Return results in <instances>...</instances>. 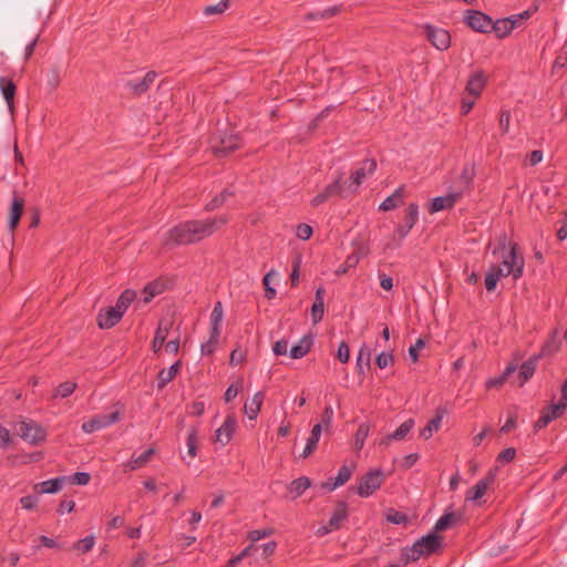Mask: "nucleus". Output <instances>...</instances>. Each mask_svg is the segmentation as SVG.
I'll return each mask as SVG.
<instances>
[{"label": "nucleus", "instance_id": "obj_1", "mask_svg": "<svg viewBox=\"0 0 567 567\" xmlns=\"http://www.w3.org/2000/svg\"><path fill=\"white\" fill-rule=\"evenodd\" d=\"M228 223L227 215L206 219H190L182 221L171 228L164 236V246H184L199 243Z\"/></svg>", "mask_w": 567, "mask_h": 567}, {"label": "nucleus", "instance_id": "obj_2", "mask_svg": "<svg viewBox=\"0 0 567 567\" xmlns=\"http://www.w3.org/2000/svg\"><path fill=\"white\" fill-rule=\"evenodd\" d=\"M442 547V537L435 532L417 539L411 547H406L402 551L405 563L419 560L421 557L430 556L439 551Z\"/></svg>", "mask_w": 567, "mask_h": 567}, {"label": "nucleus", "instance_id": "obj_3", "mask_svg": "<svg viewBox=\"0 0 567 567\" xmlns=\"http://www.w3.org/2000/svg\"><path fill=\"white\" fill-rule=\"evenodd\" d=\"M509 250L503 256L502 265L496 266L502 270L503 277L512 276L516 281L524 274L525 259L519 252L518 244L509 243Z\"/></svg>", "mask_w": 567, "mask_h": 567}, {"label": "nucleus", "instance_id": "obj_4", "mask_svg": "<svg viewBox=\"0 0 567 567\" xmlns=\"http://www.w3.org/2000/svg\"><path fill=\"white\" fill-rule=\"evenodd\" d=\"M18 434L32 445H38L47 437L45 430L34 421H21L18 424Z\"/></svg>", "mask_w": 567, "mask_h": 567}, {"label": "nucleus", "instance_id": "obj_5", "mask_svg": "<svg viewBox=\"0 0 567 567\" xmlns=\"http://www.w3.org/2000/svg\"><path fill=\"white\" fill-rule=\"evenodd\" d=\"M347 194V189L342 183V174H339V176L331 184L327 185L311 199L310 204L312 207H318L332 196L337 195L340 197H346Z\"/></svg>", "mask_w": 567, "mask_h": 567}, {"label": "nucleus", "instance_id": "obj_6", "mask_svg": "<svg viewBox=\"0 0 567 567\" xmlns=\"http://www.w3.org/2000/svg\"><path fill=\"white\" fill-rule=\"evenodd\" d=\"M383 482V473L380 470H372L362 476L357 486V493L361 497H368L380 488Z\"/></svg>", "mask_w": 567, "mask_h": 567}, {"label": "nucleus", "instance_id": "obj_7", "mask_svg": "<svg viewBox=\"0 0 567 567\" xmlns=\"http://www.w3.org/2000/svg\"><path fill=\"white\" fill-rule=\"evenodd\" d=\"M377 169V162L373 158H367L361 162L360 167L352 172L350 179L351 183L346 187L347 193H357L359 186L364 182L368 175H371Z\"/></svg>", "mask_w": 567, "mask_h": 567}, {"label": "nucleus", "instance_id": "obj_8", "mask_svg": "<svg viewBox=\"0 0 567 567\" xmlns=\"http://www.w3.org/2000/svg\"><path fill=\"white\" fill-rule=\"evenodd\" d=\"M495 478L496 468L489 470L482 480H480L471 489L466 492L465 501L480 503L481 498L486 494L487 489L494 484Z\"/></svg>", "mask_w": 567, "mask_h": 567}, {"label": "nucleus", "instance_id": "obj_9", "mask_svg": "<svg viewBox=\"0 0 567 567\" xmlns=\"http://www.w3.org/2000/svg\"><path fill=\"white\" fill-rule=\"evenodd\" d=\"M241 145V140L237 134H225L224 136H219L218 141L214 140L212 144V150L216 155H227L235 150L239 148Z\"/></svg>", "mask_w": 567, "mask_h": 567}, {"label": "nucleus", "instance_id": "obj_10", "mask_svg": "<svg viewBox=\"0 0 567 567\" xmlns=\"http://www.w3.org/2000/svg\"><path fill=\"white\" fill-rule=\"evenodd\" d=\"M120 417V411L112 412L111 414L95 415L90 421L82 424V430L85 433H93L116 423Z\"/></svg>", "mask_w": 567, "mask_h": 567}, {"label": "nucleus", "instance_id": "obj_11", "mask_svg": "<svg viewBox=\"0 0 567 567\" xmlns=\"http://www.w3.org/2000/svg\"><path fill=\"white\" fill-rule=\"evenodd\" d=\"M467 25L476 32L486 33L491 31L492 19L477 10H468L465 16Z\"/></svg>", "mask_w": 567, "mask_h": 567}, {"label": "nucleus", "instance_id": "obj_12", "mask_svg": "<svg viewBox=\"0 0 567 567\" xmlns=\"http://www.w3.org/2000/svg\"><path fill=\"white\" fill-rule=\"evenodd\" d=\"M426 37L429 41L441 51L447 50L451 45V35L449 31L435 28L433 25H426Z\"/></svg>", "mask_w": 567, "mask_h": 567}, {"label": "nucleus", "instance_id": "obj_13", "mask_svg": "<svg viewBox=\"0 0 567 567\" xmlns=\"http://www.w3.org/2000/svg\"><path fill=\"white\" fill-rule=\"evenodd\" d=\"M123 316L124 313L116 306L103 308L97 313L96 322L99 328L110 329L120 322Z\"/></svg>", "mask_w": 567, "mask_h": 567}, {"label": "nucleus", "instance_id": "obj_14", "mask_svg": "<svg viewBox=\"0 0 567 567\" xmlns=\"http://www.w3.org/2000/svg\"><path fill=\"white\" fill-rule=\"evenodd\" d=\"M236 426V417L233 414L227 415L223 425L216 430L215 442L220 443L221 446H226L231 441Z\"/></svg>", "mask_w": 567, "mask_h": 567}, {"label": "nucleus", "instance_id": "obj_15", "mask_svg": "<svg viewBox=\"0 0 567 567\" xmlns=\"http://www.w3.org/2000/svg\"><path fill=\"white\" fill-rule=\"evenodd\" d=\"M548 353L547 347L544 346L538 355H534L525 361L519 368V385H523L528 379H530L536 370L538 359Z\"/></svg>", "mask_w": 567, "mask_h": 567}, {"label": "nucleus", "instance_id": "obj_16", "mask_svg": "<svg viewBox=\"0 0 567 567\" xmlns=\"http://www.w3.org/2000/svg\"><path fill=\"white\" fill-rule=\"evenodd\" d=\"M486 86V78L483 71H476L470 75L465 93L480 97Z\"/></svg>", "mask_w": 567, "mask_h": 567}, {"label": "nucleus", "instance_id": "obj_17", "mask_svg": "<svg viewBox=\"0 0 567 567\" xmlns=\"http://www.w3.org/2000/svg\"><path fill=\"white\" fill-rule=\"evenodd\" d=\"M157 74L154 71H148L143 79L138 81H128L126 83V87L134 94V95H142L145 92H147L151 87V85L154 83Z\"/></svg>", "mask_w": 567, "mask_h": 567}, {"label": "nucleus", "instance_id": "obj_18", "mask_svg": "<svg viewBox=\"0 0 567 567\" xmlns=\"http://www.w3.org/2000/svg\"><path fill=\"white\" fill-rule=\"evenodd\" d=\"M24 210V199L19 196H13L11 207L9 210V229L13 233L19 225L20 218Z\"/></svg>", "mask_w": 567, "mask_h": 567}, {"label": "nucleus", "instance_id": "obj_19", "mask_svg": "<svg viewBox=\"0 0 567 567\" xmlns=\"http://www.w3.org/2000/svg\"><path fill=\"white\" fill-rule=\"evenodd\" d=\"M516 24L517 19L514 18L498 19L495 22L492 21L491 30L495 32L498 39H504L512 33Z\"/></svg>", "mask_w": 567, "mask_h": 567}, {"label": "nucleus", "instance_id": "obj_20", "mask_svg": "<svg viewBox=\"0 0 567 567\" xmlns=\"http://www.w3.org/2000/svg\"><path fill=\"white\" fill-rule=\"evenodd\" d=\"M265 399V393L262 391H258L254 394L250 401H247L244 404V412L249 417V420H256Z\"/></svg>", "mask_w": 567, "mask_h": 567}, {"label": "nucleus", "instance_id": "obj_21", "mask_svg": "<svg viewBox=\"0 0 567 567\" xmlns=\"http://www.w3.org/2000/svg\"><path fill=\"white\" fill-rule=\"evenodd\" d=\"M457 199V194L435 197L432 199L429 210L431 214H434L444 209H450L455 205Z\"/></svg>", "mask_w": 567, "mask_h": 567}, {"label": "nucleus", "instance_id": "obj_22", "mask_svg": "<svg viewBox=\"0 0 567 567\" xmlns=\"http://www.w3.org/2000/svg\"><path fill=\"white\" fill-rule=\"evenodd\" d=\"M321 432H322V424L321 423L315 424L311 430V434L307 440V444L303 449V452L300 454V457L307 458L317 450L318 443L321 437Z\"/></svg>", "mask_w": 567, "mask_h": 567}, {"label": "nucleus", "instance_id": "obj_23", "mask_svg": "<svg viewBox=\"0 0 567 567\" xmlns=\"http://www.w3.org/2000/svg\"><path fill=\"white\" fill-rule=\"evenodd\" d=\"M166 289V284L161 279L148 282L142 291L144 303L151 302L153 298L163 293Z\"/></svg>", "mask_w": 567, "mask_h": 567}, {"label": "nucleus", "instance_id": "obj_24", "mask_svg": "<svg viewBox=\"0 0 567 567\" xmlns=\"http://www.w3.org/2000/svg\"><path fill=\"white\" fill-rule=\"evenodd\" d=\"M0 87L6 100L9 111L13 113L14 111V95L17 91V86L12 80L0 78Z\"/></svg>", "mask_w": 567, "mask_h": 567}, {"label": "nucleus", "instance_id": "obj_25", "mask_svg": "<svg viewBox=\"0 0 567 567\" xmlns=\"http://www.w3.org/2000/svg\"><path fill=\"white\" fill-rule=\"evenodd\" d=\"M154 454H155V450L152 447L146 450L138 456L133 454L131 460L124 464V470L125 471H135V470L146 465Z\"/></svg>", "mask_w": 567, "mask_h": 567}, {"label": "nucleus", "instance_id": "obj_26", "mask_svg": "<svg viewBox=\"0 0 567 567\" xmlns=\"http://www.w3.org/2000/svg\"><path fill=\"white\" fill-rule=\"evenodd\" d=\"M313 338L310 334L303 336L300 341L290 349V357L292 359L303 358L311 349Z\"/></svg>", "mask_w": 567, "mask_h": 567}, {"label": "nucleus", "instance_id": "obj_27", "mask_svg": "<svg viewBox=\"0 0 567 567\" xmlns=\"http://www.w3.org/2000/svg\"><path fill=\"white\" fill-rule=\"evenodd\" d=\"M181 361L175 362L168 369H162L157 375V388L163 390L178 373Z\"/></svg>", "mask_w": 567, "mask_h": 567}, {"label": "nucleus", "instance_id": "obj_28", "mask_svg": "<svg viewBox=\"0 0 567 567\" xmlns=\"http://www.w3.org/2000/svg\"><path fill=\"white\" fill-rule=\"evenodd\" d=\"M348 517V507H347V504L344 502H340L337 504L332 515H331V518L329 519V525L331 526V528H334L336 530H338L342 523L347 519Z\"/></svg>", "mask_w": 567, "mask_h": 567}, {"label": "nucleus", "instance_id": "obj_29", "mask_svg": "<svg viewBox=\"0 0 567 567\" xmlns=\"http://www.w3.org/2000/svg\"><path fill=\"white\" fill-rule=\"evenodd\" d=\"M461 520V514L457 513H446L443 516H441L434 526V532H443L446 530L454 525H456Z\"/></svg>", "mask_w": 567, "mask_h": 567}, {"label": "nucleus", "instance_id": "obj_30", "mask_svg": "<svg viewBox=\"0 0 567 567\" xmlns=\"http://www.w3.org/2000/svg\"><path fill=\"white\" fill-rule=\"evenodd\" d=\"M310 487V480L306 476L293 480L288 486V492L291 499L301 496Z\"/></svg>", "mask_w": 567, "mask_h": 567}, {"label": "nucleus", "instance_id": "obj_31", "mask_svg": "<svg viewBox=\"0 0 567 567\" xmlns=\"http://www.w3.org/2000/svg\"><path fill=\"white\" fill-rule=\"evenodd\" d=\"M403 202V187H399L395 192L386 197L379 206L380 210L389 212L395 209Z\"/></svg>", "mask_w": 567, "mask_h": 567}, {"label": "nucleus", "instance_id": "obj_32", "mask_svg": "<svg viewBox=\"0 0 567 567\" xmlns=\"http://www.w3.org/2000/svg\"><path fill=\"white\" fill-rule=\"evenodd\" d=\"M234 196V192L229 188L224 189L220 194L216 195L212 200H209L205 207V212H214L221 207L230 197Z\"/></svg>", "mask_w": 567, "mask_h": 567}, {"label": "nucleus", "instance_id": "obj_33", "mask_svg": "<svg viewBox=\"0 0 567 567\" xmlns=\"http://www.w3.org/2000/svg\"><path fill=\"white\" fill-rule=\"evenodd\" d=\"M443 413V411H437L436 415L429 421L425 427L421 430V437H423L424 440H429L432 437L434 432L440 430L442 425Z\"/></svg>", "mask_w": 567, "mask_h": 567}, {"label": "nucleus", "instance_id": "obj_34", "mask_svg": "<svg viewBox=\"0 0 567 567\" xmlns=\"http://www.w3.org/2000/svg\"><path fill=\"white\" fill-rule=\"evenodd\" d=\"M62 484H63V478L58 477V478L43 481V482L37 484L35 488L37 489L39 488L40 493L51 494V493L59 492L62 488Z\"/></svg>", "mask_w": 567, "mask_h": 567}, {"label": "nucleus", "instance_id": "obj_35", "mask_svg": "<svg viewBox=\"0 0 567 567\" xmlns=\"http://www.w3.org/2000/svg\"><path fill=\"white\" fill-rule=\"evenodd\" d=\"M224 318V308L220 301H217L210 313V330L219 331Z\"/></svg>", "mask_w": 567, "mask_h": 567}, {"label": "nucleus", "instance_id": "obj_36", "mask_svg": "<svg viewBox=\"0 0 567 567\" xmlns=\"http://www.w3.org/2000/svg\"><path fill=\"white\" fill-rule=\"evenodd\" d=\"M220 332L219 331H209L208 340L200 346V352L203 355H210L215 352L216 347L219 342Z\"/></svg>", "mask_w": 567, "mask_h": 567}, {"label": "nucleus", "instance_id": "obj_37", "mask_svg": "<svg viewBox=\"0 0 567 567\" xmlns=\"http://www.w3.org/2000/svg\"><path fill=\"white\" fill-rule=\"evenodd\" d=\"M411 228L406 225H399L392 236L391 243L386 244L384 249L395 248L401 245V241L408 236Z\"/></svg>", "mask_w": 567, "mask_h": 567}, {"label": "nucleus", "instance_id": "obj_38", "mask_svg": "<svg viewBox=\"0 0 567 567\" xmlns=\"http://www.w3.org/2000/svg\"><path fill=\"white\" fill-rule=\"evenodd\" d=\"M174 324V321L172 320V318H162L159 321H158V326H157V329L155 331V338H157L158 341H164L166 340V338L168 337L169 334V331L172 329Z\"/></svg>", "mask_w": 567, "mask_h": 567}, {"label": "nucleus", "instance_id": "obj_39", "mask_svg": "<svg viewBox=\"0 0 567 567\" xmlns=\"http://www.w3.org/2000/svg\"><path fill=\"white\" fill-rule=\"evenodd\" d=\"M369 433H370V424L367 422L361 423L354 434L353 446L357 451L362 450L364 442H365L367 437L369 436Z\"/></svg>", "mask_w": 567, "mask_h": 567}, {"label": "nucleus", "instance_id": "obj_40", "mask_svg": "<svg viewBox=\"0 0 567 567\" xmlns=\"http://www.w3.org/2000/svg\"><path fill=\"white\" fill-rule=\"evenodd\" d=\"M515 370L516 367L514 364H509L499 377L488 379L485 384L486 388L493 389L502 386Z\"/></svg>", "mask_w": 567, "mask_h": 567}, {"label": "nucleus", "instance_id": "obj_41", "mask_svg": "<svg viewBox=\"0 0 567 567\" xmlns=\"http://www.w3.org/2000/svg\"><path fill=\"white\" fill-rule=\"evenodd\" d=\"M503 277L502 270H498L496 266H492L485 277V287L487 291H494L499 278Z\"/></svg>", "mask_w": 567, "mask_h": 567}, {"label": "nucleus", "instance_id": "obj_42", "mask_svg": "<svg viewBox=\"0 0 567 567\" xmlns=\"http://www.w3.org/2000/svg\"><path fill=\"white\" fill-rule=\"evenodd\" d=\"M135 298L136 292L134 290L126 289L121 293L115 306L118 308V310L125 313L127 308L134 301Z\"/></svg>", "mask_w": 567, "mask_h": 567}, {"label": "nucleus", "instance_id": "obj_43", "mask_svg": "<svg viewBox=\"0 0 567 567\" xmlns=\"http://www.w3.org/2000/svg\"><path fill=\"white\" fill-rule=\"evenodd\" d=\"M414 427V420L409 419L404 421L392 434L391 437L394 439V441H402L405 439V436L411 432V430Z\"/></svg>", "mask_w": 567, "mask_h": 567}, {"label": "nucleus", "instance_id": "obj_44", "mask_svg": "<svg viewBox=\"0 0 567 567\" xmlns=\"http://www.w3.org/2000/svg\"><path fill=\"white\" fill-rule=\"evenodd\" d=\"M229 8V0H220L216 4L206 6L203 9V14L206 17L214 14H221Z\"/></svg>", "mask_w": 567, "mask_h": 567}, {"label": "nucleus", "instance_id": "obj_45", "mask_svg": "<svg viewBox=\"0 0 567 567\" xmlns=\"http://www.w3.org/2000/svg\"><path fill=\"white\" fill-rule=\"evenodd\" d=\"M78 384L73 381H65L58 385L54 392V398H62L65 399L70 396L76 389Z\"/></svg>", "mask_w": 567, "mask_h": 567}, {"label": "nucleus", "instance_id": "obj_46", "mask_svg": "<svg viewBox=\"0 0 567 567\" xmlns=\"http://www.w3.org/2000/svg\"><path fill=\"white\" fill-rule=\"evenodd\" d=\"M419 219V206L415 203H411L406 208V214L404 217V225L410 227L411 229L414 227Z\"/></svg>", "mask_w": 567, "mask_h": 567}, {"label": "nucleus", "instance_id": "obj_47", "mask_svg": "<svg viewBox=\"0 0 567 567\" xmlns=\"http://www.w3.org/2000/svg\"><path fill=\"white\" fill-rule=\"evenodd\" d=\"M95 545V537L90 535V536H86L80 540H78L74 545H73V548L75 550H78L79 553L81 554H86L89 553L90 550H92V548L94 547Z\"/></svg>", "mask_w": 567, "mask_h": 567}, {"label": "nucleus", "instance_id": "obj_48", "mask_svg": "<svg viewBox=\"0 0 567 567\" xmlns=\"http://www.w3.org/2000/svg\"><path fill=\"white\" fill-rule=\"evenodd\" d=\"M351 475H352V467L342 465L339 468L337 477L334 478L332 488H336V487H339V486L346 484L350 480Z\"/></svg>", "mask_w": 567, "mask_h": 567}, {"label": "nucleus", "instance_id": "obj_49", "mask_svg": "<svg viewBox=\"0 0 567 567\" xmlns=\"http://www.w3.org/2000/svg\"><path fill=\"white\" fill-rule=\"evenodd\" d=\"M480 97L477 96H474V95H471L468 93H463L462 95V99H461V112L463 115H466L468 114L473 106L475 105L476 101L478 100Z\"/></svg>", "mask_w": 567, "mask_h": 567}, {"label": "nucleus", "instance_id": "obj_50", "mask_svg": "<svg viewBox=\"0 0 567 567\" xmlns=\"http://www.w3.org/2000/svg\"><path fill=\"white\" fill-rule=\"evenodd\" d=\"M386 520L392 524H396V525H406L409 523L408 516L401 512L395 511V509L388 511Z\"/></svg>", "mask_w": 567, "mask_h": 567}, {"label": "nucleus", "instance_id": "obj_51", "mask_svg": "<svg viewBox=\"0 0 567 567\" xmlns=\"http://www.w3.org/2000/svg\"><path fill=\"white\" fill-rule=\"evenodd\" d=\"M511 112L508 110H502L499 113V128L503 134H507L511 127Z\"/></svg>", "mask_w": 567, "mask_h": 567}, {"label": "nucleus", "instance_id": "obj_52", "mask_svg": "<svg viewBox=\"0 0 567 567\" xmlns=\"http://www.w3.org/2000/svg\"><path fill=\"white\" fill-rule=\"evenodd\" d=\"M393 362H394L393 354L391 352H385V351L381 352L375 359V364L380 369H385L386 367L393 364Z\"/></svg>", "mask_w": 567, "mask_h": 567}, {"label": "nucleus", "instance_id": "obj_53", "mask_svg": "<svg viewBox=\"0 0 567 567\" xmlns=\"http://www.w3.org/2000/svg\"><path fill=\"white\" fill-rule=\"evenodd\" d=\"M312 227L308 224H299L296 227V236L301 240H308L312 236Z\"/></svg>", "mask_w": 567, "mask_h": 567}, {"label": "nucleus", "instance_id": "obj_54", "mask_svg": "<svg viewBox=\"0 0 567 567\" xmlns=\"http://www.w3.org/2000/svg\"><path fill=\"white\" fill-rule=\"evenodd\" d=\"M187 447H188V454L192 457H195L197 454V431L193 429L187 436Z\"/></svg>", "mask_w": 567, "mask_h": 567}, {"label": "nucleus", "instance_id": "obj_55", "mask_svg": "<svg viewBox=\"0 0 567 567\" xmlns=\"http://www.w3.org/2000/svg\"><path fill=\"white\" fill-rule=\"evenodd\" d=\"M567 404L565 402H558L555 404H551L548 409L545 410L553 419H558L563 415V413L566 410Z\"/></svg>", "mask_w": 567, "mask_h": 567}, {"label": "nucleus", "instance_id": "obj_56", "mask_svg": "<svg viewBox=\"0 0 567 567\" xmlns=\"http://www.w3.org/2000/svg\"><path fill=\"white\" fill-rule=\"evenodd\" d=\"M241 385H243V380H239L237 382V384H231L227 388L225 395H224L226 403L231 402L238 395V393L241 389Z\"/></svg>", "mask_w": 567, "mask_h": 567}, {"label": "nucleus", "instance_id": "obj_57", "mask_svg": "<svg viewBox=\"0 0 567 567\" xmlns=\"http://www.w3.org/2000/svg\"><path fill=\"white\" fill-rule=\"evenodd\" d=\"M337 358L342 363H347L349 361L350 350H349V346L347 344L346 341L340 342V344L338 347V351H337Z\"/></svg>", "mask_w": 567, "mask_h": 567}, {"label": "nucleus", "instance_id": "obj_58", "mask_svg": "<svg viewBox=\"0 0 567 567\" xmlns=\"http://www.w3.org/2000/svg\"><path fill=\"white\" fill-rule=\"evenodd\" d=\"M515 456L516 450L514 447H507L498 454L497 461L501 463H509L515 458Z\"/></svg>", "mask_w": 567, "mask_h": 567}, {"label": "nucleus", "instance_id": "obj_59", "mask_svg": "<svg viewBox=\"0 0 567 567\" xmlns=\"http://www.w3.org/2000/svg\"><path fill=\"white\" fill-rule=\"evenodd\" d=\"M246 359V351L240 350L239 348L235 349L230 353L229 362L233 365L240 364Z\"/></svg>", "mask_w": 567, "mask_h": 567}, {"label": "nucleus", "instance_id": "obj_60", "mask_svg": "<svg viewBox=\"0 0 567 567\" xmlns=\"http://www.w3.org/2000/svg\"><path fill=\"white\" fill-rule=\"evenodd\" d=\"M425 347V342L423 339H417L415 344L410 347L409 349V355L411 357L412 361L415 363L419 360V350L423 349Z\"/></svg>", "mask_w": 567, "mask_h": 567}, {"label": "nucleus", "instance_id": "obj_61", "mask_svg": "<svg viewBox=\"0 0 567 567\" xmlns=\"http://www.w3.org/2000/svg\"><path fill=\"white\" fill-rule=\"evenodd\" d=\"M90 474L86 472H78L71 476V482L78 485H86L90 482Z\"/></svg>", "mask_w": 567, "mask_h": 567}, {"label": "nucleus", "instance_id": "obj_62", "mask_svg": "<svg viewBox=\"0 0 567 567\" xmlns=\"http://www.w3.org/2000/svg\"><path fill=\"white\" fill-rule=\"evenodd\" d=\"M555 419H553L550 416V414H548L547 412H543L542 415L539 416V419L535 422L534 424V429L536 431L538 430H542L544 429L545 426H547L551 421H554Z\"/></svg>", "mask_w": 567, "mask_h": 567}, {"label": "nucleus", "instance_id": "obj_63", "mask_svg": "<svg viewBox=\"0 0 567 567\" xmlns=\"http://www.w3.org/2000/svg\"><path fill=\"white\" fill-rule=\"evenodd\" d=\"M555 419H553L550 416V414H548L547 412H543L542 415L539 416V419L535 422L534 424V429L536 431L538 430H542L544 429L545 426H547L551 421H554Z\"/></svg>", "mask_w": 567, "mask_h": 567}, {"label": "nucleus", "instance_id": "obj_64", "mask_svg": "<svg viewBox=\"0 0 567 567\" xmlns=\"http://www.w3.org/2000/svg\"><path fill=\"white\" fill-rule=\"evenodd\" d=\"M272 351L276 355H285L288 352V341L285 339L278 340L272 347Z\"/></svg>", "mask_w": 567, "mask_h": 567}]
</instances>
